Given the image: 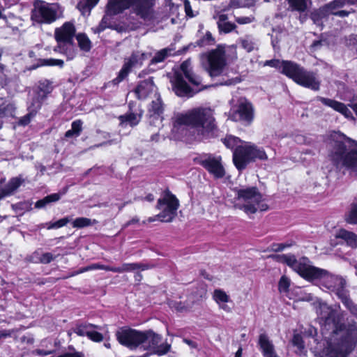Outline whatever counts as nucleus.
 I'll return each instance as SVG.
<instances>
[{"label":"nucleus","instance_id":"37","mask_svg":"<svg viewBox=\"0 0 357 357\" xmlns=\"http://www.w3.org/2000/svg\"><path fill=\"white\" fill-rule=\"evenodd\" d=\"M346 220L350 224H357V201L351 204V209L346 218Z\"/></svg>","mask_w":357,"mask_h":357},{"label":"nucleus","instance_id":"12","mask_svg":"<svg viewBox=\"0 0 357 357\" xmlns=\"http://www.w3.org/2000/svg\"><path fill=\"white\" fill-rule=\"evenodd\" d=\"M285 75L292 79L298 84L314 91L319 90L320 80L316 73L307 71L297 63H287Z\"/></svg>","mask_w":357,"mask_h":357},{"label":"nucleus","instance_id":"50","mask_svg":"<svg viewBox=\"0 0 357 357\" xmlns=\"http://www.w3.org/2000/svg\"><path fill=\"white\" fill-rule=\"evenodd\" d=\"M264 2H270V0H263ZM243 8H250L259 4L261 0H241Z\"/></svg>","mask_w":357,"mask_h":357},{"label":"nucleus","instance_id":"36","mask_svg":"<svg viewBox=\"0 0 357 357\" xmlns=\"http://www.w3.org/2000/svg\"><path fill=\"white\" fill-rule=\"evenodd\" d=\"M96 222V220H91L87 218H77L72 223L73 227L75 228H83L85 227L90 226Z\"/></svg>","mask_w":357,"mask_h":357},{"label":"nucleus","instance_id":"28","mask_svg":"<svg viewBox=\"0 0 357 357\" xmlns=\"http://www.w3.org/2000/svg\"><path fill=\"white\" fill-rule=\"evenodd\" d=\"M82 130V121L81 120H76L71 124V129L65 133V137L67 138L78 137Z\"/></svg>","mask_w":357,"mask_h":357},{"label":"nucleus","instance_id":"15","mask_svg":"<svg viewBox=\"0 0 357 357\" xmlns=\"http://www.w3.org/2000/svg\"><path fill=\"white\" fill-rule=\"evenodd\" d=\"M150 56V54L142 51H134L130 56L125 58L123 65L117 77L112 80V83L118 84L124 80L132 68L141 67L143 62L148 59Z\"/></svg>","mask_w":357,"mask_h":357},{"label":"nucleus","instance_id":"59","mask_svg":"<svg viewBox=\"0 0 357 357\" xmlns=\"http://www.w3.org/2000/svg\"><path fill=\"white\" fill-rule=\"evenodd\" d=\"M349 45L352 50H354L357 52V36H351L349 38Z\"/></svg>","mask_w":357,"mask_h":357},{"label":"nucleus","instance_id":"54","mask_svg":"<svg viewBox=\"0 0 357 357\" xmlns=\"http://www.w3.org/2000/svg\"><path fill=\"white\" fill-rule=\"evenodd\" d=\"M184 8H185V12L187 16H188L190 17H192L195 16V15L192 12L190 3L188 0H185Z\"/></svg>","mask_w":357,"mask_h":357},{"label":"nucleus","instance_id":"38","mask_svg":"<svg viewBox=\"0 0 357 357\" xmlns=\"http://www.w3.org/2000/svg\"><path fill=\"white\" fill-rule=\"evenodd\" d=\"M30 112L23 117H22L19 121V124L21 126H26L28 125L31 119L35 116L36 113L38 110L34 111V107H32V102L31 103V105L29 106Z\"/></svg>","mask_w":357,"mask_h":357},{"label":"nucleus","instance_id":"45","mask_svg":"<svg viewBox=\"0 0 357 357\" xmlns=\"http://www.w3.org/2000/svg\"><path fill=\"white\" fill-rule=\"evenodd\" d=\"M219 31L224 33H229L236 28V25L231 22H226L218 26Z\"/></svg>","mask_w":357,"mask_h":357},{"label":"nucleus","instance_id":"20","mask_svg":"<svg viewBox=\"0 0 357 357\" xmlns=\"http://www.w3.org/2000/svg\"><path fill=\"white\" fill-rule=\"evenodd\" d=\"M53 90L52 82L48 79H42L38 82L36 89V94L32 101V107L34 111L38 110L43 101L47 98V95L52 93Z\"/></svg>","mask_w":357,"mask_h":357},{"label":"nucleus","instance_id":"31","mask_svg":"<svg viewBox=\"0 0 357 357\" xmlns=\"http://www.w3.org/2000/svg\"><path fill=\"white\" fill-rule=\"evenodd\" d=\"M259 344L262 354L268 352L274 348V345L266 334H261L259 337Z\"/></svg>","mask_w":357,"mask_h":357},{"label":"nucleus","instance_id":"41","mask_svg":"<svg viewBox=\"0 0 357 357\" xmlns=\"http://www.w3.org/2000/svg\"><path fill=\"white\" fill-rule=\"evenodd\" d=\"M70 221V219L68 217L61 218L54 222H50L47 225V228L48 229H58L60 227H62L65 225H66Z\"/></svg>","mask_w":357,"mask_h":357},{"label":"nucleus","instance_id":"8","mask_svg":"<svg viewBox=\"0 0 357 357\" xmlns=\"http://www.w3.org/2000/svg\"><path fill=\"white\" fill-rule=\"evenodd\" d=\"M183 75H185L192 84L197 87L199 86L202 84L199 77L195 75L192 71L190 61L186 60L181 64L180 71L176 72L174 77L171 79L172 89L177 96L191 97L195 93L205 88L202 86L196 90L191 89L183 79Z\"/></svg>","mask_w":357,"mask_h":357},{"label":"nucleus","instance_id":"3","mask_svg":"<svg viewBox=\"0 0 357 357\" xmlns=\"http://www.w3.org/2000/svg\"><path fill=\"white\" fill-rule=\"evenodd\" d=\"M328 158L338 169L345 168L357 176V142L335 132L328 142Z\"/></svg>","mask_w":357,"mask_h":357},{"label":"nucleus","instance_id":"63","mask_svg":"<svg viewBox=\"0 0 357 357\" xmlns=\"http://www.w3.org/2000/svg\"><path fill=\"white\" fill-rule=\"evenodd\" d=\"M90 266H91V271L96 270V269L105 270V266L102 265V264H92L90 265Z\"/></svg>","mask_w":357,"mask_h":357},{"label":"nucleus","instance_id":"40","mask_svg":"<svg viewBox=\"0 0 357 357\" xmlns=\"http://www.w3.org/2000/svg\"><path fill=\"white\" fill-rule=\"evenodd\" d=\"M77 8L79 10L83 15H89L91 13L92 6L86 0H81L77 6Z\"/></svg>","mask_w":357,"mask_h":357},{"label":"nucleus","instance_id":"26","mask_svg":"<svg viewBox=\"0 0 357 357\" xmlns=\"http://www.w3.org/2000/svg\"><path fill=\"white\" fill-rule=\"evenodd\" d=\"M288 3V10L290 11H296L300 13L305 12L308 7L309 3H311L310 0H286Z\"/></svg>","mask_w":357,"mask_h":357},{"label":"nucleus","instance_id":"64","mask_svg":"<svg viewBox=\"0 0 357 357\" xmlns=\"http://www.w3.org/2000/svg\"><path fill=\"white\" fill-rule=\"evenodd\" d=\"M91 271V266H90V265H89V266H85V267H83V268H79V269L77 271V274H80V273H84V272H86V271Z\"/></svg>","mask_w":357,"mask_h":357},{"label":"nucleus","instance_id":"34","mask_svg":"<svg viewBox=\"0 0 357 357\" xmlns=\"http://www.w3.org/2000/svg\"><path fill=\"white\" fill-rule=\"evenodd\" d=\"M224 144L229 149H236L237 146H241L240 144L241 141L239 138L236 137L232 135L227 136L224 139H222Z\"/></svg>","mask_w":357,"mask_h":357},{"label":"nucleus","instance_id":"48","mask_svg":"<svg viewBox=\"0 0 357 357\" xmlns=\"http://www.w3.org/2000/svg\"><path fill=\"white\" fill-rule=\"evenodd\" d=\"M55 259V257L53 256V255L50 252H45L42 254L40 256L39 261L42 264H49L52 261H53Z\"/></svg>","mask_w":357,"mask_h":357},{"label":"nucleus","instance_id":"47","mask_svg":"<svg viewBox=\"0 0 357 357\" xmlns=\"http://www.w3.org/2000/svg\"><path fill=\"white\" fill-rule=\"evenodd\" d=\"M123 273L131 272L137 270L139 267L138 263H124L121 265Z\"/></svg>","mask_w":357,"mask_h":357},{"label":"nucleus","instance_id":"27","mask_svg":"<svg viewBox=\"0 0 357 357\" xmlns=\"http://www.w3.org/2000/svg\"><path fill=\"white\" fill-rule=\"evenodd\" d=\"M23 180L20 177H14L11 178L8 184L2 189V192L6 196L12 194L15 191L22 183Z\"/></svg>","mask_w":357,"mask_h":357},{"label":"nucleus","instance_id":"2","mask_svg":"<svg viewBox=\"0 0 357 357\" xmlns=\"http://www.w3.org/2000/svg\"><path fill=\"white\" fill-rule=\"evenodd\" d=\"M186 126L195 140L203 141L213 137L217 129L213 112L209 107H199L178 114L174 119V129Z\"/></svg>","mask_w":357,"mask_h":357},{"label":"nucleus","instance_id":"19","mask_svg":"<svg viewBox=\"0 0 357 357\" xmlns=\"http://www.w3.org/2000/svg\"><path fill=\"white\" fill-rule=\"evenodd\" d=\"M155 99L152 100L149 108L150 126H153L158 128L162 126V117L161 116L163 107L162 100L158 93H155Z\"/></svg>","mask_w":357,"mask_h":357},{"label":"nucleus","instance_id":"56","mask_svg":"<svg viewBox=\"0 0 357 357\" xmlns=\"http://www.w3.org/2000/svg\"><path fill=\"white\" fill-rule=\"evenodd\" d=\"M238 8H243L241 0H231L227 9Z\"/></svg>","mask_w":357,"mask_h":357},{"label":"nucleus","instance_id":"52","mask_svg":"<svg viewBox=\"0 0 357 357\" xmlns=\"http://www.w3.org/2000/svg\"><path fill=\"white\" fill-rule=\"evenodd\" d=\"M13 109L12 105H1L0 106V117L4 116L8 112H11Z\"/></svg>","mask_w":357,"mask_h":357},{"label":"nucleus","instance_id":"21","mask_svg":"<svg viewBox=\"0 0 357 357\" xmlns=\"http://www.w3.org/2000/svg\"><path fill=\"white\" fill-rule=\"evenodd\" d=\"M134 91L139 100H144L152 95L155 96V93H158L157 87L154 84L153 77H149L139 82Z\"/></svg>","mask_w":357,"mask_h":357},{"label":"nucleus","instance_id":"62","mask_svg":"<svg viewBox=\"0 0 357 357\" xmlns=\"http://www.w3.org/2000/svg\"><path fill=\"white\" fill-rule=\"evenodd\" d=\"M263 355L264 357H278L274 348L268 351V352L264 353Z\"/></svg>","mask_w":357,"mask_h":357},{"label":"nucleus","instance_id":"51","mask_svg":"<svg viewBox=\"0 0 357 357\" xmlns=\"http://www.w3.org/2000/svg\"><path fill=\"white\" fill-rule=\"evenodd\" d=\"M294 345L296 346L298 349H303L304 348L303 341L301 336L298 334L294 335L292 340Z\"/></svg>","mask_w":357,"mask_h":357},{"label":"nucleus","instance_id":"10","mask_svg":"<svg viewBox=\"0 0 357 357\" xmlns=\"http://www.w3.org/2000/svg\"><path fill=\"white\" fill-rule=\"evenodd\" d=\"M75 31L74 24L70 22H65L54 31V38L58 44L54 50L65 54L68 59H73L76 55L73 44Z\"/></svg>","mask_w":357,"mask_h":357},{"label":"nucleus","instance_id":"7","mask_svg":"<svg viewBox=\"0 0 357 357\" xmlns=\"http://www.w3.org/2000/svg\"><path fill=\"white\" fill-rule=\"evenodd\" d=\"M307 280L319 281L321 285L335 292L351 313L357 318V306L353 303L344 291L346 282L343 278L332 275L326 270L313 266Z\"/></svg>","mask_w":357,"mask_h":357},{"label":"nucleus","instance_id":"35","mask_svg":"<svg viewBox=\"0 0 357 357\" xmlns=\"http://www.w3.org/2000/svg\"><path fill=\"white\" fill-rule=\"evenodd\" d=\"M169 49H162L157 52L153 59L151 60L150 64H155L162 62L169 54Z\"/></svg>","mask_w":357,"mask_h":357},{"label":"nucleus","instance_id":"14","mask_svg":"<svg viewBox=\"0 0 357 357\" xmlns=\"http://www.w3.org/2000/svg\"><path fill=\"white\" fill-rule=\"evenodd\" d=\"M270 257L278 262L286 264L306 280L314 266L307 258L303 257L297 260L296 257L291 254L273 255Z\"/></svg>","mask_w":357,"mask_h":357},{"label":"nucleus","instance_id":"55","mask_svg":"<svg viewBox=\"0 0 357 357\" xmlns=\"http://www.w3.org/2000/svg\"><path fill=\"white\" fill-rule=\"evenodd\" d=\"M61 194L60 193H54L50 195L46 196V201H47L50 203L51 202H55L60 199L61 198Z\"/></svg>","mask_w":357,"mask_h":357},{"label":"nucleus","instance_id":"11","mask_svg":"<svg viewBox=\"0 0 357 357\" xmlns=\"http://www.w3.org/2000/svg\"><path fill=\"white\" fill-rule=\"evenodd\" d=\"M63 8L59 3L38 1L31 10V19L38 24H51L62 18Z\"/></svg>","mask_w":357,"mask_h":357},{"label":"nucleus","instance_id":"13","mask_svg":"<svg viewBox=\"0 0 357 357\" xmlns=\"http://www.w3.org/2000/svg\"><path fill=\"white\" fill-rule=\"evenodd\" d=\"M178 206L179 202L177 198L167 190L158 200L157 208L161 210V212L155 217L149 218L148 220L151 222L158 219L164 222H172L176 216Z\"/></svg>","mask_w":357,"mask_h":357},{"label":"nucleus","instance_id":"30","mask_svg":"<svg viewBox=\"0 0 357 357\" xmlns=\"http://www.w3.org/2000/svg\"><path fill=\"white\" fill-rule=\"evenodd\" d=\"M240 43L242 47L248 52L253 51L257 46L256 40L250 36L241 38Z\"/></svg>","mask_w":357,"mask_h":357},{"label":"nucleus","instance_id":"6","mask_svg":"<svg viewBox=\"0 0 357 357\" xmlns=\"http://www.w3.org/2000/svg\"><path fill=\"white\" fill-rule=\"evenodd\" d=\"M233 192L234 197L230 199L233 208L243 211L249 217L268 209L263 195L257 187H236Z\"/></svg>","mask_w":357,"mask_h":357},{"label":"nucleus","instance_id":"5","mask_svg":"<svg viewBox=\"0 0 357 357\" xmlns=\"http://www.w3.org/2000/svg\"><path fill=\"white\" fill-rule=\"evenodd\" d=\"M116 337L120 344L130 349L141 346L144 350H151L159 356L167 353L170 348L167 343L159 344L161 337L152 331L141 332L133 329H125L117 332Z\"/></svg>","mask_w":357,"mask_h":357},{"label":"nucleus","instance_id":"22","mask_svg":"<svg viewBox=\"0 0 357 357\" xmlns=\"http://www.w3.org/2000/svg\"><path fill=\"white\" fill-rule=\"evenodd\" d=\"M330 15L331 12L325 4L317 9L313 10L310 14V17L314 24L322 29L324 20H326Z\"/></svg>","mask_w":357,"mask_h":357},{"label":"nucleus","instance_id":"46","mask_svg":"<svg viewBox=\"0 0 357 357\" xmlns=\"http://www.w3.org/2000/svg\"><path fill=\"white\" fill-rule=\"evenodd\" d=\"M93 328H90L88 337L94 342H101L103 340L102 335L97 331H93Z\"/></svg>","mask_w":357,"mask_h":357},{"label":"nucleus","instance_id":"49","mask_svg":"<svg viewBox=\"0 0 357 357\" xmlns=\"http://www.w3.org/2000/svg\"><path fill=\"white\" fill-rule=\"evenodd\" d=\"M236 22L239 24H250L255 21V17L253 16L249 17H237L235 19Z\"/></svg>","mask_w":357,"mask_h":357},{"label":"nucleus","instance_id":"1","mask_svg":"<svg viewBox=\"0 0 357 357\" xmlns=\"http://www.w3.org/2000/svg\"><path fill=\"white\" fill-rule=\"evenodd\" d=\"M317 312L325 320V327L333 325L331 333L326 338L323 354L328 357H345L357 342L356 323H349L347 326L337 324L335 321V311L326 303H320Z\"/></svg>","mask_w":357,"mask_h":357},{"label":"nucleus","instance_id":"57","mask_svg":"<svg viewBox=\"0 0 357 357\" xmlns=\"http://www.w3.org/2000/svg\"><path fill=\"white\" fill-rule=\"evenodd\" d=\"M214 18L218 19L217 24L218 26L223 22H227L228 17L225 14H218L216 16H214Z\"/></svg>","mask_w":357,"mask_h":357},{"label":"nucleus","instance_id":"42","mask_svg":"<svg viewBox=\"0 0 357 357\" xmlns=\"http://www.w3.org/2000/svg\"><path fill=\"white\" fill-rule=\"evenodd\" d=\"M91 328H98V326L89 324V325H82L77 326L75 332L79 336H87L89 335V331Z\"/></svg>","mask_w":357,"mask_h":357},{"label":"nucleus","instance_id":"61","mask_svg":"<svg viewBox=\"0 0 357 357\" xmlns=\"http://www.w3.org/2000/svg\"><path fill=\"white\" fill-rule=\"evenodd\" d=\"M350 12L347 10H340V11H334L333 13H331V15H334L336 16H339L341 17H347L349 15Z\"/></svg>","mask_w":357,"mask_h":357},{"label":"nucleus","instance_id":"58","mask_svg":"<svg viewBox=\"0 0 357 357\" xmlns=\"http://www.w3.org/2000/svg\"><path fill=\"white\" fill-rule=\"evenodd\" d=\"M173 307L175 308L178 312H185L188 310V307L183 305L181 302L175 303L173 305Z\"/></svg>","mask_w":357,"mask_h":357},{"label":"nucleus","instance_id":"4","mask_svg":"<svg viewBox=\"0 0 357 357\" xmlns=\"http://www.w3.org/2000/svg\"><path fill=\"white\" fill-rule=\"evenodd\" d=\"M154 0H108L105 14L99 25L93 28L94 33H100L106 28H111L110 17L123 13L130 8L137 15L143 19L151 18Z\"/></svg>","mask_w":357,"mask_h":357},{"label":"nucleus","instance_id":"29","mask_svg":"<svg viewBox=\"0 0 357 357\" xmlns=\"http://www.w3.org/2000/svg\"><path fill=\"white\" fill-rule=\"evenodd\" d=\"M76 38L81 50L89 52L91 50V43L86 35L84 33H78Z\"/></svg>","mask_w":357,"mask_h":357},{"label":"nucleus","instance_id":"17","mask_svg":"<svg viewBox=\"0 0 357 357\" xmlns=\"http://www.w3.org/2000/svg\"><path fill=\"white\" fill-rule=\"evenodd\" d=\"M199 164L204 167L215 178H222L225 175V169L220 156L206 155L199 160Z\"/></svg>","mask_w":357,"mask_h":357},{"label":"nucleus","instance_id":"24","mask_svg":"<svg viewBox=\"0 0 357 357\" xmlns=\"http://www.w3.org/2000/svg\"><path fill=\"white\" fill-rule=\"evenodd\" d=\"M142 112L139 113H128L124 115H121L119 117L120 120V126L122 127H126L130 126L134 127L137 126L142 119Z\"/></svg>","mask_w":357,"mask_h":357},{"label":"nucleus","instance_id":"25","mask_svg":"<svg viewBox=\"0 0 357 357\" xmlns=\"http://www.w3.org/2000/svg\"><path fill=\"white\" fill-rule=\"evenodd\" d=\"M336 237L344 240L349 247L352 248H357V235L354 233L345 229H340Z\"/></svg>","mask_w":357,"mask_h":357},{"label":"nucleus","instance_id":"23","mask_svg":"<svg viewBox=\"0 0 357 357\" xmlns=\"http://www.w3.org/2000/svg\"><path fill=\"white\" fill-rule=\"evenodd\" d=\"M318 99L325 105H327L335 111H337L342 114L345 117L350 118L351 117V112L347 107V106L342 103L337 102L336 100L323 98V97H319Z\"/></svg>","mask_w":357,"mask_h":357},{"label":"nucleus","instance_id":"60","mask_svg":"<svg viewBox=\"0 0 357 357\" xmlns=\"http://www.w3.org/2000/svg\"><path fill=\"white\" fill-rule=\"evenodd\" d=\"M49 202L46 201V197L42 199L37 201L35 204V207L37 208H40L45 207Z\"/></svg>","mask_w":357,"mask_h":357},{"label":"nucleus","instance_id":"9","mask_svg":"<svg viewBox=\"0 0 357 357\" xmlns=\"http://www.w3.org/2000/svg\"><path fill=\"white\" fill-rule=\"evenodd\" d=\"M257 159L266 160L268 157L262 148L250 142H245L244 144L237 146L233 153L234 164L239 171L245 169L249 163Z\"/></svg>","mask_w":357,"mask_h":357},{"label":"nucleus","instance_id":"39","mask_svg":"<svg viewBox=\"0 0 357 357\" xmlns=\"http://www.w3.org/2000/svg\"><path fill=\"white\" fill-rule=\"evenodd\" d=\"M326 5L331 13L335 11L337 9L347 5V0H334L328 3H326Z\"/></svg>","mask_w":357,"mask_h":357},{"label":"nucleus","instance_id":"32","mask_svg":"<svg viewBox=\"0 0 357 357\" xmlns=\"http://www.w3.org/2000/svg\"><path fill=\"white\" fill-rule=\"evenodd\" d=\"M213 298L217 304L227 303L229 301V296L222 289H215Z\"/></svg>","mask_w":357,"mask_h":357},{"label":"nucleus","instance_id":"18","mask_svg":"<svg viewBox=\"0 0 357 357\" xmlns=\"http://www.w3.org/2000/svg\"><path fill=\"white\" fill-rule=\"evenodd\" d=\"M254 118L252 105L245 99L238 101L236 108L233 109L230 113V119L235 121H242L250 124Z\"/></svg>","mask_w":357,"mask_h":357},{"label":"nucleus","instance_id":"33","mask_svg":"<svg viewBox=\"0 0 357 357\" xmlns=\"http://www.w3.org/2000/svg\"><path fill=\"white\" fill-rule=\"evenodd\" d=\"M287 63H294L292 61H280L278 59L268 60L265 62L264 66H268L276 68H282V73L285 75L284 69Z\"/></svg>","mask_w":357,"mask_h":357},{"label":"nucleus","instance_id":"44","mask_svg":"<svg viewBox=\"0 0 357 357\" xmlns=\"http://www.w3.org/2000/svg\"><path fill=\"white\" fill-rule=\"evenodd\" d=\"M213 38L210 32H207L206 35L199 40H197V44L198 46L204 47L209 45H212L213 43Z\"/></svg>","mask_w":357,"mask_h":357},{"label":"nucleus","instance_id":"43","mask_svg":"<svg viewBox=\"0 0 357 357\" xmlns=\"http://www.w3.org/2000/svg\"><path fill=\"white\" fill-rule=\"evenodd\" d=\"M290 286V280L289 279L283 275L281 277L279 284H278V289L280 292H287L289 291V287Z\"/></svg>","mask_w":357,"mask_h":357},{"label":"nucleus","instance_id":"53","mask_svg":"<svg viewBox=\"0 0 357 357\" xmlns=\"http://www.w3.org/2000/svg\"><path fill=\"white\" fill-rule=\"evenodd\" d=\"M44 63L47 66H63V61L61 59H47L45 60Z\"/></svg>","mask_w":357,"mask_h":357},{"label":"nucleus","instance_id":"16","mask_svg":"<svg viewBox=\"0 0 357 357\" xmlns=\"http://www.w3.org/2000/svg\"><path fill=\"white\" fill-rule=\"evenodd\" d=\"M205 57L207 61V66L206 68L210 76L216 77L220 75L226 65L223 48L219 47L212 50Z\"/></svg>","mask_w":357,"mask_h":357}]
</instances>
